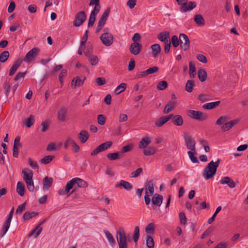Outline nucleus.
Here are the masks:
<instances>
[{"mask_svg": "<svg viewBox=\"0 0 248 248\" xmlns=\"http://www.w3.org/2000/svg\"><path fill=\"white\" fill-rule=\"evenodd\" d=\"M86 79V77H82V79L81 78L77 76L76 78H74L72 81H71V88L72 89H76L77 87H80L82 86L85 80Z\"/></svg>", "mask_w": 248, "mask_h": 248, "instance_id": "nucleus-13", "label": "nucleus"}, {"mask_svg": "<svg viewBox=\"0 0 248 248\" xmlns=\"http://www.w3.org/2000/svg\"><path fill=\"white\" fill-rule=\"evenodd\" d=\"M16 192L21 197L25 194V186L21 182H18L17 184Z\"/></svg>", "mask_w": 248, "mask_h": 248, "instance_id": "nucleus-31", "label": "nucleus"}, {"mask_svg": "<svg viewBox=\"0 0 248 248\" xmlns=\"http://www.w3.org/2000/svg\"><path fill=\"white\" fill-rule=\"evenodd\" d=\"M172 123L175 125L181 126L183 124L184 120L181 115H176L173 117Z\"/></svg>", "mask_w": 248, "mask_h": 248, "instance_id": "nucleus-25", "label": "nucleus"}, {"mask_svg": "<svg viewBox=\"0 0 248 248\" xmlns=\"http://www.w3.org/2000/svg\"><path fill=\"white\" fill-rule=\"evenodd\" d=\"M229 118L227 116H222L218 118L216 122V124L217 125H221L223 124H225V123L227 122Z\"/></svg>", "mask_w": 248, "mask_h": 248, "instance_id": "nucleus-46", "label": "nucleus"}, {"mask_svg": "<svg viewBox=\"0 0 248 248\" xmlns=\"http://www.w3.org/2000/svg\"><path fill=\"white\" fill-rule=\"evenodd\" d=\"M110 7H108L107 9L105 10V11L103 13L102 15L101 16V18H100L98 22V25L96 27L95 32L96 33L99 32L101 29L103 28L104 25L105 24L108 17L110 13Z\"/></svg>", "mask_w": 248, "mask_h": 248, "instance_id": "nucleus-6", "label": "nucleus"}, {"mask_svg": "<svg viewBox=\"0 0 248 248\" xmlns=\"http://www.w3.org/2000/svg\"><path fill=\"white\" fill-rule=\"evenodd\" d=\"M97 122H98V123L101 125L105 124L106 123V120H105V118L103 115L99 114L98 115Z\"/></svg>", "mask_w": 248, "mask_h": 248, "instance_id": "nucleus-64", "label": "nucleus"}, {"mask_svg": "<svg viewBox=\"0 0 248 248\" xmlns=\"http://www.w3.org/2000/svg\"><path fill=\"white\" fill-rule=\"evenodd\" d=\"M76 179L75 183L78 185V186L80 187H86L88 186L87 183L84 180L79 178H75Z\"/></svg>", "mask_w": 248, "mask_h": 248, "instance_id": "nucleus-41", "label": "nucleus"}, {"mask_svg": "<svg viewBox=\"0 0 248 248\" xmlns=\"http://www.w3.org/2000/svg\"><path fill=\"white\" fill-rule=\"evenodd\" d=\"M95 82L98 85L102 86L106 83V80L104 77H99L95 78Z\"/></svg>", "mask_w": 248, "mask_h": 248, "instance_id": "nucleus-61", "label": "nucleus"}, {"mask_svg": "<svg viewBox=\"0 0 248 248\" xmlns=\"http://www.w3.org/2000/svg\"><path fill=\"white\" fill-rule=\"evenodd\" d=\"M163 196L157 193H155L152 197V204L156 206H160L163 201Z\"/></svg>", "mask_w": 248, "mask_h": 248, "instance_id": "nucleus-16", "label": "nucleus"}, {"mask_svg": "<svg viewBox=\"0 0 248 248\" xmlns=\"http://www.w3.org/2000/svg\"><path fill=\"white\" fill-rule=\"evenodd\" d=\"M116 239L119 248H128L126 234L123 229L120 228L117 232Z\"/></svg>", "mask_w": 248, "mask_h": 248, "instance_id": "nucleus-3", "label": "nucleus"}, {"mask_svg": "<svg viewBox=\"0 0 248 248\" xmlns=\"http://www.w3.org/2000/svg\"><path fill=\"white\" fill-rule=\"evenodd\" d=\"M42 231V228H39V226H37L29 233L28 236L31 237L36 232L34 237H37L41 233Z\"/></svg>", "mask_w": 248, "mask_h": 248, "instance_id": "nucleus-39", "label": "nucleus"}, {"mask_svg": "<svg viewBox=\"0 0 248 248\" xmlns=\"http://www.w3.org/2000/svg\"><path fill=\"white\" fill-rule=\"evenodd\" d=\"M38 214H39L38 212H26L23 214L22 218L24 220L26 221V220H28L29 219L32 218L33 217L37 216V215H38Z\"/></svg>", "mask_w": 248, "mask_h": 248, "instance_id": "nucleus-27", "label": "nucleus"}, {"mask_svg": "<svg viewBox=\"0 0 248 248\" xmlns=\"http://www.w3.org/2000/svg\"><path fill=\"white\" fill-rule=\"evenodd\" d=\"M53 179L51 177L46 176L43 180V190H48L52 185Z\"/></svg>", "mask_w": 248, "mask_h": 248, "instance_id": "nucleus-17", "label": "nucleus"}, {"mask_svg": "<svg viewBox=\"0 0 248 248\" xmlns=\"http://www.w3.org/2000/svg\"><path fill=\"white\" fill-rule=\"evenodd\" d=\"M176 106V103L173 101H169L168 104L165 106L163 113L164 114H168L171 110H173Z\"/></svg>", "mask_w": 248, "mask_h": 248, "instance_id": "nucleus-20", "label": "nucleus"}, {"mask_svg": "<svg viewBox=\"0 0 248 248\" xmlns=\"http://www.w3.org/2000/svg\"><path fill=\"white\" fill-rule=\"evenodd\" d=\"M194 20L198 25L203 26L205 24V20L201 15H196Z\"/></svg>", "mask_w": 248, "mask_h": 248, "instance_id": "nucleus-33", "label": "nucleus"}, {"mask_svg": "<svg viewBox=\"0 0 248 248\" xmlns=\"http://www.w3.org/2000/svg\"><path fill=\"white\" fill-rule=\"evenodd\" d=\"M142 45L138 42L132 43L129 46L130 53L134 55H138L142 49Z\"/></svg>", "mask_w": 248, "mask_h": 248, "instance_id": "nucleus-12", "label": "nucleus"}, {"mask_svg": "<svg viewBox=\"0 0 248 248\" xmlns=\"http://www.w3.org/2000/svg\"><path fill=\"white\" fill-rule=\"evenodd\" d=\"M88 57L89 58V61L92 65H95L97 64L98 62V59L97 56L92 55Z\"/></svg>", "mask_w": 248, "mask_h": 248, "instance_id": "nucleus-56", "label": "nucleus"}, {"mask_svg": "<svg viewBox=\"0 0 248 248\" xmlns=\"http://www.w3.org/2000/svg\"><path fill=\"white\" fill-rule=\"evenodd\" d=\"M22 173L23 174V178L26 183L27 188L30 191L33 192L34 190V186L32 179V171L28 169H24L22 170Z\"/></svg>", "mask_w": 248, "mask_h": 248, "instance_id": "nucleus-2", "label": "nucleus"}, {"mask_svg": "<svg viewBox=\"0 0 248 248\" xmlns=\"http://www.w3.org/2000/svg\"><path fill=\"white\" fill-rule=\"evenodd\" d=\"M54 158L53 155H49L44 157L40 160V162L42 164H47L50 163Z\"/></svg>", "mask_w": 248, "mask_h": 248, "instance_id": "nucleus-44", "label": "nucleus"}, {"mask_svg": "<svg viewBox=\"0 0 248 248\" xmlns=\"http://www.w3.org/2000/svg\"><path fill=\"white\" fill-rule=\"evenodd\" d=\"M133 145L132 144H127V145L124 146L122 148L121 153L123 154L124 153L128 152L130 151L133 149Z\"/></svg>", "mask_w": 248, "mask_h": 248, "instance_id": "nucleus-58", "label": "nucleus"}, {"mask_svg": "<svg viewBox=\"0 0 248 248\" xmlns=\"http://www.w3.org/2000/svg\"><path fill=\"white\" fill-rule=\"evenodd\" d=\"M155 232V224L153 223H149L145 228V232L147 233H153Z\"/></svg>", "mask_w": 248, "mask_h": 248, "instance_id": "nucleus-52", "label": "nucleus"}, {"mask_svg": "<svg viewBox=\"0 0 248 248\" xmlns=\"http://www.w3.org/2000/svg\"><path fill=\"white\" fill-rule=\"evenodd\" d=\"M93 46L92 44H88L84 52V54L88 57L92 55Z\"/></svg>", "mask_w": 248, "mask_h": 248, "instance_id": "nucleus-49", "label": "nucleus"}, {"mask_svg": "<svg viewBox=\"0 0 248 248\" xmlns=\"http://www.w3.org/2000/svg\"><path fill=\"white\" fill-rule=\"evenodd\" d=\"M10 56L8 51H4L0 54V62L4 63L8 60Z\"/></svg>", "mask_w": 248, "mask_h": 248, "instance_id": "nucleus-38", "label": "nucleus"}, {"mask_svg": "<svg viewBox=\"0 0 248 248\" xmlns=\"http://www.w3.org/2000/svg\"><path fill=\"white\" fill-rule=\"evenodd\" d=\"M3 88L5 91L4 93L6 96H8L9 93H10V84L8 81L6 80L3 84Z\"/></svg>", "mask_w": 248, "mask_h": 248, "instance_id": "nucleus-55", "label": "nucleus"}, {"mask_svg": "<svg viewBox=\"0 0 248 248\" xmlns=\"http://www.w3.org/2000/svg\"><path fill=\"white\" fill-rule=\"evenodd\" d=\"M104 232L111 246L114 245L115 244V241L112 234L107 230H105Z\"/></svg>", "mask_w": 248, "mask_h": 248, "instance_id": "nucleus-37", "label": "nucleus"}, {"mask_svg": "<svg viewBox=\"0 0 248 248\" xmlns=\"http://www.w3.org/2000/svg\"><path fill=\"white\" fill-rule=\"evenodd\" d=\"M35 122L34 116L33 115H31L28 119H25L23 121V124L28 127H30L32 126Z\"/></svg>", "mask_w": 248, "mask_h": 248, "instance_id": "nucleus-32", "label": "nucleus"}, {"mask_svg": "<svg viewBox=\"0 0 248 248\" xmlns=\"http://www.w3.org/2000/svg\"><path fill=\"white\" fill-rule=\"evenodd\" d=\"M168 83L166 81L162 80L159 81L156 85V89L159 91L165 90L168 87Z\"/></svg>", "mask_w": 248, "mask_h": 248, "instance_id": "nucleus-42", "label": "nucleus"}, {"mask_svg": "<svg viewBox=\"0 0 248 248\" xmlns=\"http://www.w3.org/2000/svg\"><path fill=\"white\" fill-rule=\"evenodd\" d=\"M179 40L182 49L184 51L188 50L190 46V41L188 36L184 33H181L179 35Z\"/></svg>", "mask_w": 248, "mask_h": 248, "instance_id": "nucleus-10", "label": "nucleus"}, {"mask_svg": "<svg viewBox=\"0 0 248 248\" xmlns=\"http://www.w3.org/2000/svg\"><path fill=\"white\" fill-rule=\"evenodd\" d=\"M220 162V159H218L215 162L211 161L205 167L203 172V176L206 180L209 179L216 174Z\"/></svg>", "mask_w": 248, "mask_h": 248, "instance_id": "nucleus-1", "label": "nucleus"}, {"mask_svg": "<svg viewBox=\"0 0 248 248\" xmlns=\"http://www.w3.org/2000/svg\"><path fill=\"white\" fill-rule=\"evenodd\" d=\"M210 96L206 94H200L198 97V100L201 101L202 102L207 101L209 100Z\"/></svg>", "mask_w": 248, "mask_h": 248, "instance_id": "nucleus-59", "label": "nucleus"}, {"mask_svg": "<svg viewBox=\"0 0 248 248\" xmlns=\"http://www.w3.org/2000/svg\"><path fill=\"white\" fill-rule=\"evenodd\" d=\"M140 237V228L138 226L135 227L134 234H133V240L135 243H137Z\"/></svg>", "mask_w": 248, "mask_h": 248, "instance_id": "nucleus-51", "label": "nucleus"}, {"mask_svg": "<svg viewBox=\"0 0 248 248\" xmlns=\"http://www.w3.org/2000/svg\"><path fill=\"white\" fill-rule=\"evenodd\" d=\"M171 41L172 44V46L174 47H177L180 43L179 38L178 39L176 35H173L172 36Z\"/></svg>", "mask_w": 248, "mask_h": 248, "instance_id": "nucleus-57", "label": "nucleus"}, {"mask_svg": "<svg viewBox=\"0 0 248 248\" xmlns=\"http://www.w3.org/2000/svg\"><path fill=\"white\" fill-rule=\"evenodd\" d=\"M196 154L195 151H192L191 150L188 151L187 152V154L191 160V161L193 163H198L199 161L197 159V158L194 156V154Z\"/></svg>", "mask_w": 248, "mask_h": 248, "instance_id": "nucleus-53", "label": "nucleus"}, {"mask_svg": "<svg viewBox=\"0 0 248 248\" xmlns=\"http://www.w3.org/2000/svg\"><path fill=\"white\" fill-rule=\"evenodd\" d=\"M147 188L145 190H147L148 192V194L150 196H152L154 192V187L153 185V183L152 181H149L147 182L146 185Z\"/></svg>", "mask_w": 248, "mask_h": 248, "instance_id": "nucleus-35", "label": "nucleus"}, {"mask_svg": "<svg viewBox=\"0 0 248 248\" xmlns=\"http://www.w3.org/2000/svg\"><path fill=\"white\" fill-rule=\"evenodd\" d=\"M198 76L199 80L201 82H204L207 78V73L206 71L203 69H200L198 72Z\"/></svg>", "mask_w": 248, "mask_h": 248, "instance_id": "nucleus-30", "label": "nucleus"}, {"mask_svg": "<svg viewBox=\"0 0 248 248\" xmlns=\"http://www.w3.org/2000/svg\"><path fill=\"white\" fill-rule=\"evenodd\" d=\"M120 154L121 153L118 152L109 153L107 155V156L110 160L113 161L120 158L119 154Z\"/></svg>", "mask_w": 248, "mask_h": 248, "instance_id": "nucleus-48", "label": "nucleus"}, {"mask_svg": "<svg viewBox=\"0 0 248 248\" xmlns=\"http://www.w3.org/2000/svg\"><path fill=\"white\" fill-rule=\"evenodd\" d=\"M26 205V202H24L22 204L19 205L16 210V213L19 214H21L22 212L25 209Z\"/></svg>", "mask_w": 248, "mask_h": 248, "instance_id": "nucleus-63", "label": "nucleus"}, {"mask_svg": "<svg viewBox=\"0 0 248 248\" xmlns=\"http://www.w3.org/2000/svg\"><path fill=\"white\" fill-rule=\"evenodd\" d=\"M146 246L148 248H154L155 242L152 236L147 235L146 236Z\"/></svg>", "mask_w": 248, "mask_h": 248, "instance_id": "nucleus-40", "label": "nucleus"}, {"mask_svg": "<svg viewBox=\"0 0 248 248\" xmlns=\"http://www.w3.org/2000/svg\"><path fill=\"white\" fill-rule=\"evenodd\" d=\"M40 49L37 47H34L30 50L26 55L24 58V61L30 62L38 54Z\"/></svg>", "mask_w": 248, "mask_h": 248, "instance_id": "nucleus-11", "label": "nucleus"}, {"mask_svg": "<svg viewBox=\"0 0 248 248\" xmlns=\"http://www.w3.org/2000/svg\"><path fill=\"white\" fill-rule=\"evenodd\" d=\"M187 115L190 117L200 121H204L208 118L206 114L200 111L189 110L187 111Z\"/></svg>", "mask_w": 248, "mask_h": 248, "instance_id": "nucleus-5", "label": "nucleus"}, {"mask_svg": "<svg viewBox=\"0 0 248 248\" xmlns=\"http://www.w3.org/2000/svg\"><path fill=\"white\" fill-rule=\"evenodd\" d=\"M126 87V84L124 83H122L120 85H119L115 90V93L116 94H118L123 92H124Z\"/></svg>", "mask_w": 248, "mask_h": 248, "instance_id": "nucleus-43", "label": "nucleus"}, {"mask_svg": "<svg viewBox=\"0 0 248 248\" xmlns=\"http://www.w3.org/2000/svg\"><path fill=\"white\" fill-rule=\"evenodd\" d=\"M184 138L187 148L195 152L196 151V142L192 137L188 133H185L184 134Z\"/></svg>", "mask_w": 248, "mask_h": 248, "instance_id": "nucleus-8", "label": "nucleus"}, {"mask_svg": "<svg viewBox=\"0 0 248 248\" xmlns=\"http://www.w3.org/2000/svg\"><path fill=\"white\" fill-rule=\"evenodd\" d=\"M86 15L84 11H79L75 15L73 25L78 27L82 25L86 19Z\"/></svg>", "mask_w": 248, "mask_h": 248, "instance_id": "nucleus-7", "label": "nucleus"}, {"mask_svg": "<svg viewBox=\"0 0 248 248\" xmlns=\"http://www.w3.org/2000/svg\"><path fill=\"white\" fill-rule=\"evenodd\" d=\"M112 145V142L109 141L103 143L101 144L97 147L93 152L91 153L92 156L97 155L99 153L103 152L109 148Z\"/></svg>", "mask_w": 248, "mask_h": 248, "instance_id": "nucleus-9", "label": "nucleus"}, {"mask_svg": "<svg viewBox=\"0 0 248 248\" xmlns=\"http://www.w3.org/2000/svg\"><path fill=\"white\" fill-rule=\"evenodd\" d=\"M194 86V82L193 80H188L186 85V90L188 92L191 93L193 91V88Z\"/></svg>", "mask_w": 248, "mask_h": 248, "instance_id": "nucleus-45", "label": "nucleus"}, {"mask_svg": "<svg viewBox=\"0 0 248 248\" xmlns=\"http://www.w3.org/2000/svg\"><path fill=\"white\" fill-rule=\"evenodd\" d=\"M22 62V60L21 59H18L15 62L14 64L10 68L9 73L10 76H12L16 73L18 68L20 66Z\"/></svg>", "mask_w": 248, "mask_h": 248, "instance_id": "nucleus-18", "label": "nucleus"}, {"mask_svg": "<svg viewBox=\"0 0 248 248\" xmlns=\"http://www.w3.org/2000/svg\"><path fill=\"white\" fill-rule=\"evenodd\" d=\"M239 120L235 119L229 122H226L225 124L221 126V129L223 131H227L231 129L233 126L236 124Z\"/></svg>", "mask_w": 248, "mask_h": 248, "instance_id": "nucleus-14", "label": "nucleus"}, {"mask_svg": "<svg viewBox=\"0 0 248 248\" xmlns=\"http://www.w3.org/2000/svg\"><path fill=\"white\" fill-rule=\"evenodd\" d=\"M220 103V101H217L216 102H213L210 103H207L204 104L202 106L203 108L206 109H211L216 108Z\"/></svg>", "mask_w": 248, "mask_h": 248, "instance_id": "nucleus-26", "label": "nucleus"}, {"mask_svg": "<svg viewBox=\"0 0 248 248\" xmlns=\"http://www.w3.org/2000/svg\"><path fill=\"white\" fill-rule=\"evenodd\" d=\"M116 187H123L126 190L129 191L132 188V185L128 182L121 180L119 183L115 185Z\"/></svg>", "mask_w": 248, "mask_h": 248, "instance_id": "nucleus-22", "label": "nucleus"}, {"mask_svg": "<svg viewBox=\"0 0 248 248\" xmlns=\"http://www.w3.org/2000/svg\"><path fill=\"white\" fill-rule=\"evenodd\" d=\"M189 76L190 78H193L196 75V67L194 64L192 62H190L189 63Z\"/></svg>", "mask_w": 248, "mask_h": 248, "instance_id": "nucleus-36", "label": "nucleus"}, {"mask_svg": "<svg viewBox=\"0 0 248 248\" xmlns=\"http://www.w3.org/2000/svg\"><path fill=\"white\" fill-rule=\"evenodd\" d=\"M167 122V121L165 117H161L157 121L155 122V125L157 127H160Z\"/></svg>", "mask_w": 248, "mask_h": 248, "instance_id": "nucleus-54", "label": "nucleus"}, {"mask_svg": "<svg viewBox=\"0 0 248 248\" xmlns=\"http://www.w3.org/2000/svg\"><path fill=\"white\" fill-rule=\"evenodd\" d=\"M220 183L222 185L227 184L231 188H233L236 186V184L233 180L228 176L223 177L220 181Z\"/></svg>", "mask_w": 248, "mask_h": 248, "instance_id": "nucleus-15", "label": "nucleus"}, {"mask_svg": "<svg viewBox=\"0 0 248 248\" xmlns=\"http://www.w3.org/2000/svg\"><path fill=\"white\" fill-rule=\"evenodd\" d=\"M157 151V149L155 147H149L147 149L144 150L143 154L145 155L149 156L155 154Z\"/></svg>", "mask_w": 248, "mask_h": 248, "instance_id": "nucleus-29", "label": "nucleus"}, {"mask_svg": "<svg viewBox=\"0 0 248 248\" xmlns=\"http://www.w3.org/2000/svg\"><path fill=\"white\" fill-rule=\"evenodd\" d=\"M157 37L160 41L164 42L165 43L167 42V41H169L170 40V33L169 31H162L160 32L158 34Z\"/></svg>", "mask_w": 248, "mask_h": 248, "instance_id": "nucleus-23", "label": "nucleus"}, {"mask_svg": "<svg viewBox=\"0 0 248 248\" xmlns=\"http://www.w3.org/2000/svg\"><path fill=\"white\" fill-rule=\"evenodd\" d=\"M196 6V3L194 1H189L187 2L185 6H181L180 10L182 12H186L191 11Z\"/></svg>", "mask_w": 248, "mask_h": 248, "instance_id": "nucleus-19", "label": "nucleus"}, {"mask_svg": "<svg viewBox=\"0 0 248 248\" xmlns=\"http://www.w3.org/2000/svg\"><path fill=\"white\" fill-rule=\"evenodd\" d=\"M152 140L151 138L148 137L143 138L139 143V148H146L148 145L151 143Z\"/></svg>", "mask_w": 248, "mask_h": 248, "instance_id": "nucleus-21", "label": "nucleus"}, {"mask_svg": "<svg viewBox=\"0 0 248 248\" xmlns=\"http://www.w3.org/2000/svg\"><path fill=\"white\" fill-rule=\"evenodd\" d=\"M10 222L5 221L3 225V228L0 233V236L2 237L7 232L10 225Z\"/></svg>", "mask_w": 248, "mask_h": 248, "instance_id": "nucleus-34", "label": "nucleus"}, {"mask_svg": "<svg viewBox=\"0 0 248 248\" xmlns=\"http://www.w3.org/2000/svg\"><path fill=\"white\" fill-rule=\"evenodd\" d=\"M151 48L154 57L156 58L161 52L160 46L158 44H155L151 46Z\"/></svg>", "mask_w": 248, "mask_h": 248, "instance_id": "nucleus-28", "label": "nucleus"}, {"mask_svg": "<svg viewBox=\"0 0 248 248\" xmlns=\"http://www.w3.org/2000/svg\"><path fill=\"white\" fill-rule=\"evenodd\" d=\"M221 208H222L221 206H218L217 207L215 212L214 213L212 217H210V218H209V219L208 220V223L209 224H211L214 221L215 219L217 214L220 211V210H221Z\"/></svg>", "mask_w": 248, "mask_h": 248, "instance_id": "nucleus-50", "label": "nucleus"}, {"mask_svg": "<svg viewBox=\"0 0 248 248\" xmlns=\"http://www.w3.org/2000/svg\"><path fill=\"white\" fill-rule=\"evenodd\" d=\"M214 230V228L210 227L208 229L206 230L201 235V239H203L208 236Z\"/></svg>", "mask_w": 248, "mask_h": 248, "instance_id": "nucleus-60", "label": "nucleus"}, {"mask_svg": "<svg viewBox=\"0 0 248 248\" xmlns=\"http://www.w3.org/2000/svg\"><path fill=\"white\" fill-rule=\"evenodd\" d=\"M78 138L81 143H84L87 141L89 138L88 132L84 130H81L78 135Z\"/></svg>", "mask_w": 248, "mask_h": 248, "instance_id": "nucleus-24", "label": "nucleus"}, {"mask_svg": "<svg viewBox=\"0 0 248 248\" xmlns=\"http://www.w3.org/2000/svg\"><path fill=\"white\" fill-rule=\"evenodd\" d=\"M142 169L141 168H138L135 171L132 172L130 174V177L132 178H135L139 176L140 174L142 172Z\"/></svg>", "mask_w": 248, "mask_h": 248, "instance_id": "nucleus-62", "label": "nucleus"}, {"mask_svg": "<svg viewBox=\"0 0 248 248\" xmlns=\"http://www.w3.org/2000/svg\"><path fill=\"white\" fill-rule=\"evenodd\" d=\"M109 29L108 28H105L103 31L104 33L102 34L100 39L103 45L107 46H110L112 44L113 42V37L111 33L108 32Z\"/></svg>", "mask_w": 248, "mask_h": 248, "instance_id": "nucleus-4", "label": "nucleus"}, {"mask_svg": "<svg viewBox=\"0 0 248 248\" xmlns=\"http://www.w3.org/2000/svg\"><path fill=\"white\" fill-rule=\"evenodd\" d=\"M75 181L76 179L73 178L67 183L65 187V191L67 193L69 192L70 190H71L73 188L74 185L76 184Z\"/></svg>", "mask_w": 248, "mask_h": 248, "instance_id": "nucleus-47", "label": "nucleus"}]
</instances>
